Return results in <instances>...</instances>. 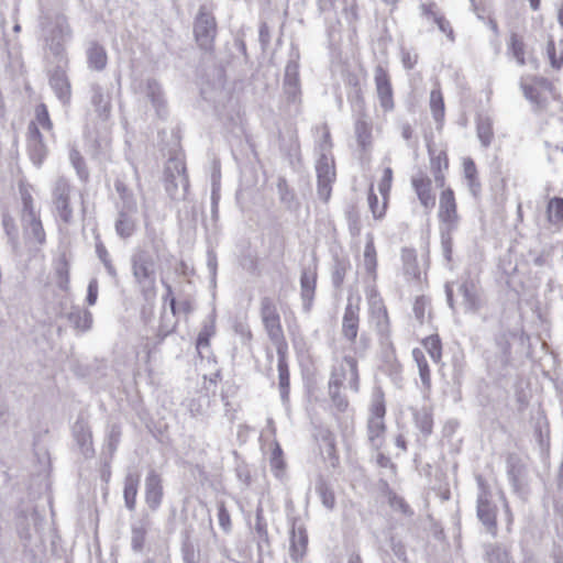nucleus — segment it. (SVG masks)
I'll return each mask as SVG.
<instances>
[{
	"mask_svg": "<svg viewBox=\"0 0 563 563\" xmlns=\"http://www.w3.org/2000/svg\"><path fill=\"white\" fill-rule=\"evenodd\" d=\"M130 261L132 275L141 292L145 298L154 297L157 263L153 254L144 247H136Z\"/></svg>",
	"mask_w": 563,
	"mask_h": 563,
	"instance_id": "1",
	"label": "nucleus"
},
{
	"mask_svg": "<svg viewBox=\"0 0 563 563\" xmlns=\"http://www.w3.org/2000/svg\"><path fill=\"white\" fill-rule=\"evenodd\" d=\"M477 484L476 515L478 520L485 526L486 530L496 536L497 532V506L493 501V495L489 485L482 475H476Z\"/></svg>",
	"mask_w": 563,
	"mask_h": 563,
	"instance_id": "2",
	"label": "nucleus"
},
{
	"mask_svg": "<svg viewBox=\"0 0 563 563\" xmlns=\"http://www.w3.org/2000/svg\"><path fill=\"white\" fill-rule=\"evenodd\" d=\"M386 407L384 395L377 391L373 395L372 404L369 408V417L367 419V441L371 448L375 451L380 450L385 441V418Z\"/></svg>",
	"mask_w": 563,
	"mask_h": 563,
	"instance_id": "3",
	"label": "nucleus"
},
{
	"mask_svg": "<svg viewBox=\"0 0 563 563\" xmlns=\"http://www.w3.org/2000/svg\"><path fill=\"white\" fill-rule=\"evenodd\" d=\"M260 314L267 336L275 347L288 349L280 322V316L272 297L265 296L261 298Z\"/></svg>",
	"mask_w": 563,
	"mask_h": 563,
	"instance_id": "4",
	"label": "nucleus"
},
{
	"mask_svg": "<svg viewBox=\"0 0 563 563\" xmlns=\"http://www.w3.org/2000/svg\"><path fill=\"white\" fill-rule=\"evenodd\" d=\"M194 35L201 49L209 52L213 48V42L217 35V22L207 5L199 8L194 22Z\"/></svg>",
	"mask_w": 563,
	"mask_h": 563,
	"instance_id": "5",
	"label": "nucleus"
},
{
	"mask_svg": "<svg viewBox=\"0 0 563 563\" xmlns=\"http://www.w3.org/2000/svg\"><path fill=\"white\" fill-rule=\"evenodd\" d=\"M71 38V29L64 15H57L52 27L47 31L45 41L49 52L58 63H67L65 44Z\"/></svg>",
	"mask_w": 563,
	"mask_h": 563,
	"instance_id": "6",
	"label": "nucleus"
},
{
	"mask_svg": "<svg viewBox=\"0 0 563 563\" xmlns=\"http://www.w3.org/2000/svg\"><path fill=\"white\" fill-rule=\"evenodd\" d=\"M71 185L69 180L59 176L52 186V202L56 216L66 224L73 221L74 210L70 206Z\"/></svg>",
	"mask_w": 563,
	"mask_h": 563,
	"instance_id": "7",
	"label": "nucleus"
},
{
	"mask_svg": "<svg viewBox=\"0 0 563 563\" xmlns=\"http://www.w3.org/2000/svg\"><path fill=\"white\" fill-rule=\"evenodd\" d=\"M317 195L328 202L331 197L332 184L335 181L334 161L331 155H320L316 163Z\"/></svg>",
	"mask_w": 563,
	"mask_h": 563,
	"instance_id": "8",
	"label": "nucleus"
},
{
	"mask_svg": "<svg viewBox=\"0 0 563 563\" xmlns=\"http://www.w3.org/2000/svg\"><path fill=\"white\" fill-rule=\"evenodd\" d=\"M438 217L441 222L440 229H457L460 217L457 214L454 192L451 188H446L441 192Z\"/></svg>",
	"mask_w": 563,
	"mask_h": 563,
	"instance_id": "9",
	"label": "nucleus"
},
{
	"mask_svg": "<svg viewBox=\"0 0 563 563\" xmlns=\"http://www.w3.org/2000/svg\"><path fill=\"white\" fill-rule=\"evenodd\" d=\"M507 475L514 492L521 498L528 494V470L521 460L510 455L507 460Z\"/></svg>",
	"mask_w": 563,
	"mask_h": 563,
	"instance_id": "10",
	"label": "nucleus"
},
{
	"mask_svg": "<svg viewBox=\"0 0 563 563\" xmlns=\"http://www.w3.org/2000/svg\"><path fill=\"white\" fill-rule=\"evenodd\" d=\"M360 298L354 303L351 298L342 317V336L351 344H355L360 327Z\"/></svg>",
	"mask_w": 563,
	"mask_h": 563,
	"instance_id": "11",
	"label": "nucleus"
},
{
	"mask_svg": "<svg viewBox=\"0 0 563 563\" xmlns=\"http://www.w3.org/2000/svg\"><path fill=\"white\" fill-rule=\"evenodd\" d=\"M411 185L424 209L431 210L435 206V195L432 192V180L422 170L411 177Z\"/></svg>",
	"mask_w": 563,
	"mask_h": 563,
	"instance_id": "12",
	"label": "nucleus"
},
{
	"mask_svg": "<svg viewBox=\"0 0 563 563\" xmlns=\"http://www.w3.org/2000/svg\"><path fill=\"white\" fill-rule=\"evenodd\" d=\"M356 107H357V117L355 119L354 132L357 140L358 145L365 150L366 146L371 143L372 136V126L368 121V118L365 113V102L363 97L358 93L356 96Z\"/></svg>",
	"mask_w": 563,
	"mask_h": 563,
	"instance_id": "13",
	"label": "nucleus"
},
{
	"mask_svg": "<svg viewBox=\"0 0 563 563\" xmlns=\"http://www.w3.org/2000/svg\"><path fill=\"white\" fill-rule=\"evenodd\" d=\"M374 80L380 107L385 111L391 110L394 108L393 88L387 71L380 65L375 68Z\"/></svg>",
	"mask_w": 563,
	"mask_h": 563,
	"instance_id": "14",
	"label": "nucleus"
},
{
	"mask_svg": "<svg viewBox=\"0 0 563 563\" xmlns=\"http://www.w3.org/2000/svg\"><path fill=\"white\" fill-rule=\"evenodd\" d=\"M336 375L341 379V386L347 382V387L353 391L358 390V372L357 362L352 356H344L339 367H335L331 374V378Z\"/></svg>",
	"mask_w": 563,
	"mask_h": 563,
	"instance_id": "15",
	"label": "nucleus"
},
{
	"mask_svg": "<svg viewBox=\"0 0 563 563\" xmlns=\"http://www.w3.org/2000/svg\"><path fill=\"white\" fill-rule=\"evenodd\" d=\"M284 91L288 101L297 102L300 97L299 64L296 59H290L285 68Z\"/></svg>",
	"mask_w": 563,
	"mask_h": 563,
	"instance_id": "16",
	"label": "nucleus"
},
{
	"mask_svg": "<svg viewBox=\"0 0 563 563\" xmlns=\"http://www.w3.org/2000/svg\"><path fill=\"white\" fill-rule=\"evenodd\" d=\"M162 477L151 470L145 478V501L152 510H156L163 500Z\"/></svg>",
	"mask_w": 563,
	"mask_h": 563,
	"instance_id": "17",
	"label": "nucleus"
},
{
	"mask_svg": "<svg viewBox=\"0 0 563 563\" xmlns=\"http://www.w3.org/2000/svg\"><path fill=\"white\" fill-rule=\"evenodd\" d=\"M369 319L375 323L378 335L387 340L389 338V318L380 299H372L369 303Z\"/></svg>",
	"mask_w": 563,
	"mask_h": 563,
	"instance_id": "18",
	"label": "nucleus"
},
{
	"mask_svg": "<svg viewBox=\"0 0 563 563\" xmlns=\"http://www.w3.org/2000/svg\"><path fill=\"white\" fill-rule=\"evenodd\" d=\"M63 64L64 63H58L56 69L51 74L49 85L56 97L65 104L69 102L71 91L70 84L65 70L63 69Z\"/></svg>",
	"mask_w": 563,
	"mask_h": 563,
	"instance_id": "19",
	"label": "nucleus"
},
{
	"mask_svg": "<svg viewBox=\"0 0 563 563\" xmlns=\"http://www.w3.org/2000/svg\"><path fill=\"white\" fill-rule=\"evenodd\" d=\"M29 155L32 162L36 166H41L46 157V146L43 143L42 135L37 126L32 123L29 126V142H27Z\"/></svg>",
	"mask_w": 563,
	"mask_h": 563,
	"instance_id": "20",
	"label": "nucleus"
},
{
	"mask_svg": "<svg viewBox=\"0 0 563 563\" xmlns=\"http://www.w3.org/2000/svg\"><path fill=\"white\" fill-rule=\"evenodd\" d=\"M73 435L85 457H91L95 453L92 448V434L88 423L78 419L73 427Z\"/></svg>",
	"mask_w": 563,
	"mask_h": 563,
	"instance_id": "21",
	"label": "nucleus"
},
{
	"mask_svg": "<svg viewBox=\"0 0 563 563\" xmlns=\"http://www.w3.org/2000/svg\"><path fill=\"white\" fill-rule=\"evenodd\" d=\"M288 349H276L277 356H278V363H277V369H278V388L282 401L284 404L288 402L289 400V368L288 363L286 360Z\"/></svg>",
	"mask_w": 563,
	"mask_h": 563,
	"instance_id": "22",
	"label": "nucleus"
},
{
	"mask_svg": "<svg viewBox=\"0 0 563 563\" xmlns=\"http://www.w3.org/2000/svg\"><path fill=\"white\" fill-rule=\"evenodd\" d=\"M317 284V266L305 267L300 276L301 298L305 302V308L309 309L314 296Z\"/></svg>",
	"mask_w": 563,
	"mask_h": 563,
	"instance_id": "23",
	"label": "nucleus"
},
{
	"mask_svg": "<svg viewBox=\"0 0 563 563\" xmlns=\"http://www.w3.org/2000/svg\"><path fill=\"white\" fill-rule=\"evenodd\" d=\"M136 214L137 211H126V209H119L114 228L117 234L121 239H129L134 234L137 224Z\"/></svg>",
	"mask_w": 563,
	"mask_h": 563,
	"instance_id": "24",
	"label": "nucleus"
},
{
	"mask_svg": "<svg viewBox=\"0 0 563 563\" xmlns=\"http://www.w3.org/2000/svg\"><path fill=\"white\" fill-rule=\"evenodd\" d=\"M152 522L147 515L134 521L131 526V548L134 552H141L145 544V538Z\"/></svg>",
	"mask_w": 563,
	"mask_h": 563,
	"instance_id": "25",
	"label": "nucleus"
},
{
	"mask_svg": "<svg viewBox=\"0 0 563 563\" xmlns=\"http://www.w3.org/2000/svg\"><path fill=\"white\" fill-rule=\"evenodd\" d=\"M141 91L152 102L157 114L161 117L165 110V99L161 85L155 79H147L140 86Z\"/></svg>",
	"mask_w": 563,
	"mask_h": 563,
	"instance_id": "26",
	"label": "nucleus"
},
{
	"mask_svg": "<svg viewBox=\"0 0 563 563\" xmlns=\"http://www.w3.org/2000/svg\"><path fill=\"white\" fill-rule=\"evenodd\" d=\"M459 292L463 297V306L466 312H476L479 308L478 289L471 279L464 280L459 286Z\"/></svg>",
	"mask_w": 563,
	"mask_h": 563,
	"instance_id": "27",
	"label": "nucleus"
},
{
	"mask_svg": "<svg viewBox=\"0 0 563 563\" xmlns=\"http://www.w3.org/2000/svg\"><path fill=\"white\" fill-rule=\"evenodd\" d=\"M430 153V168L433 174L434 183L437 187H444L445 185V176L444 170L449 167V161L445 152H440L434 155L432 151Z\"/></svg>",
	"mask_w": 563,
	"mask_h": 563,
	"instance_id": "28",
	"label": "nucleus"
},
{
	"mask_svg": "<svg viewBox=\"0 0 563 563\" xmlns=\"http://www.w3.org/2000/svg\"><path fill=\"white\" fill-rule=\"evenodd\" d=\"M26 242L43 245L46 241L45 231L40 218L22 221Z\"/></svg>",
	"mask_w": 563,
	"mask_h": 563,
	"instance_id": "29",
	"label": "nucleus"
},
{
	"mask_svg": "<svg viewBox=\"0 0 563 563\" xmlns=\"http://www.w3.org/2000/svg\"><path fill=\"white\" fill-rule=\"evenodd\" d=\"M107 52L102 45L97 42H90L87 47V62L89 68L93 70H102L107 66Z\"/></svg>",
	"mask_w": 563,
	"mask_h": 563,
	"instance_id": "30",
	"label": "nucleus"
},
{
	"mask_svg": "<svg viewBox=\"0 0 563 563\" xmlns=\"http://www.w3.org/2000/svg\"><path fill=\"white\" fill-rule=\"evenodd\" d=\"M185 172H186L185 162L180 157L174 156L167 161L164 175H165V177L166 176L175 177L176 179H178V181L180 183L184 190H187V188L189 186V181H188V178H187Z\"/></svg>",
	"mask_w": 563,
	"mask_h": 563,
	"instance_id": "31",
	"label": "nucleus"
},
{
	"mask_svg": "<svg viewBox=\"0 0 563 563\" xmlns=\"http://www.w3.org/2000/svg\"><path fill=\"white\" fill-rule=\"evenodd\" d=\"M216 334V312L212 311L202 322V328L198 334L196 346L200 352L209 347L210 339Z\"/></svg>",
	"mask_w": 563,
	"mask_h": 563,
	"instance_id": "32",
	"label": "nucleus"
},
{
	"mask_svg": "<svg viewBox=\"0 0 563 563\" xmlns=\"http://www.w3.org/2000/svg\"><path fill=\"white\" fill-rule=\"evenodd\" d=\"M66 318L75 329L80 331H88L92 324L91 312L82 310L79 307H71L70 311L66 314Z\"/></svg>",
	"mask_w": 563,
	"mask_h": 563,
	"instance_id": "33",
	"label": "nucleus"
},
{
	"mask_svg": "<svg viewBox=\"0 0 563 563\" xmlns=\"http://www.w3.org/2000/svg\"><path fill=\"white\" fill-rule=\"evenodd\" d=\"M484 558L486 563H514L509 551L496 543L485 545Z\"/></svg>",
	"mask_w": 563,
	"mask_h": 563,
	"instance_id": "34",
	"label": "nucleus"
},
{
	"mask_svg": "<svg viewBox=\"0 0 563 563\" xmlns=\"http://www.w3.org/2000/svg\"><path fill=\"white\" fill-rule=\"evenodd\" d=\"M140 478L137 475L129 473L124 479L123 497L129 510H134Z\"/></svg>",
	"mask_w": 563,
	"mask_h": 563,
	"instance_id": "35",
	"label": "nucleus"
},
{
	"mask_svg": "<svg viewBox=\"0 0 563 563\" xmlns=\"http://www.w3.org/2000/svg\"><path fill=\"white\" fill-rule=\"evenodd\" d=\"M91 102L95 106L99 117L103 120L108 119L111 108L109 98L104 96L101 87L98 85L91 86Z\"/></svg>",
	"mask_w": 563,
	"mask_h": 563,
	"instance_id": "36",
	"label": "nucleus"
},
{
	"mask_svg": "<svg viewBox=\"0 0 563 563\" xmlns=\"http://www.w3.org/2000/svg\"><path fill=\"white\" fill-rule=\"evenodd\" d=\"M401 260L404 265V274L408 278L417 279L420 277V269L417 262V255L412 249H404L401 251Z\"/></svg>",
	"mask_w": 563,
	"mask_h": 563,
	"instance_id": "37",
	"label": "nucleus"
},
{
	"mask_svg": "<svg viewBox=\"0 0 563 563\" xmlns=\"http://www.w3.org/2000/svg\"><path fill=\"white\" fill-rule=\"evenodd\" d=\"M463 170L471 194L477 196L481 191V184L477 179L476 165L472 158L467 157L463 161Z\"/></svg>",
	"mask_w": 563,
	"mask_h": 563,
	"instance_id": "38",
	"label": "nucleus"
},
{
	"mask_svg": "<svg viewBox=\"0 0 563 563\" xmlns=\"http://www.w3.org/2000/svg\"><path fill=\"white\" fill-rule=\"evenodd\" d=\"M412 357L417 363L419 369V376L424 389L430 390L431 388V374L423 352L420 349L412 350Z\"/></svg>",
	"mask_w": 563,
	"mask_h": 563,
	"instance_id": "39",
	"label": "nucleus"
},
{
	"mask_svg": "<svg viewBox=\"0 0 563 563\" xmlns=\"http://www.w3.org/2000/svg\"><path fill=\"white\" fill-rule=\"evenodd\" d=\"M253 533L257 543L258 554L262 555L264 551H268L271 545L266 520H255Z\"/></svg>",
	"mask_w": 563,
	"mask_h": 563,
	"instance_id": "40",
	"label": "nucleus"
},
{
	"mask_svg": "<svg viewBox=\"0 0 563 563\" xmlns=\"http://www.w3.org/2000/svg\"><path fill=\"white\" fill-rule=\"evenodd\" d=\"M508 53L516 59L519 66L527 64L526 60V45L521 37L516 33H511L509 42L507 44Z\"/></svg>",
	"mask_w": 563,
	"mask_h": 563,
	"instance_id": "41",
	"label": "nucleus"
},
{
	"mask_svg": "<svg viewBox=\"0 0 563 563\" xmlns=\"http://www.w3.org/2000/svg\"><path fill=\"white\" fill-rule=\"evenodd\" d=\"M308 542V537L306 534V531L301 528H299L297 531L292 530V534L290 538V549H291V556L294 560H299L303 556L306 547Z\"/></svg>",
	"mask_w": 563,
	"mask_h": 563,
	"instance_id": "42",
	"label": "nucleus"
},
{
	"mask_svg": "<svg viewBox=\"0 0 563 563\" xmlns=\"http://www.w3.org/2000/svg\"><path fill=\"white\" fill-rule=\"evenodd\" d=\"M114 187L121 199V207L119 209H126V211H137V202L126 185L121 179H117Z\"/></svg>",
	"mask_w": 563,
	"mask_h": 563,
	"instance_id": "43",
	"label": "nucleus"
},
{
	"mask_svg": "<svg viewBox=\"0 0 563 563\" xmlns=\"http://www.w3.org/2000/svg\"><path fill=\"white\" fill-rule=\"evenodd\" d=\"M336 375L338 374H335L334 377L330 378L329 380V393L334 407L339 411L343 412L346 410L349 402L346 398L340 393L341 379L338 378Z\"/></svg>",
	"mask_w": 563,
	"mask_h": 563,
	"instance_id": "44",
	"label": "nucleus"
},
{
	"mask_svg": "<svg viewBox=\"0 0 563 563\" xmlns=\"http://www.w3.org/2000/svg\"><path fill=\"white\" fill-rule=\"evenodd\" d=\"M476 131L482 145L488 147L494 137L492 120L488 117H479Z\"/></svg>",
	"mask_w": 563,
	"mask_h": 563,
	"instance_id": "45",
	"label": "nucleus"
},
{
	"mask_svg": "<svg viewBox=\"0 0 563 563\" xmlns=\"http://www.w3.org/2000/svg\"><path fill=\"white\" fill-rule=\"evenodd\" d=\"M277 190L279 195V199L282 203L286 206L289 210H295L298 208V201L292 190L288 187V184L285 178H279L277 183Z\"/></svg>",
	"mask_w": 563,
	"mask_h": 563,
	"instance_id": "46",
	"label": "nucleus"
},
{
	"mask_svg": "<svg viewBox=\"0 0 563 563\" xmlns=\"http://www.w3.org/2000/svg\"><path fill=\"white\" fill-rule=\"evenodd\" d=\"M2 225L8 236V242L11 245L14 253L19 251V231L14 223V220L9 214H3Z\"/></svg>",
	"mask_w": 563,
	"mask_h": 563,
	"instance_id": "47",
	"label": "nucleus"
},
{
	"mask_svg": "<svg viewBox=\"0 0 563 563\" xmlns=\"http://www.w3.org/2000/svg\"><path fill=\"white\" fill-rule=\"evenodd\" d=\"M416 427L423 433L424 437H428L432 432L433 420L430 411L427 408H422L421 410H417L413 413Z\"/></svg>",
	"mask_w": 563,
	"mask_h": 563,
	"instance_id": "48",
	"label": "nucleus"
},
{
	"mask_svg": "<svg viewBox=\"0 0 563 563\" xmlns=\"http://www.w3.org/2000/svg\"><path fill=\"white\" fill-rule=\"evenodd\" d=\"M21 199H22L21 221L40 218V214H38L37 210L35 209L33 198L27 190H25V189L21 190Z\"/></svg>",
	"mask_w": 563,
	"mask_h": 563,
	"instance_id": "49",
	"label": "nucleus"
},
{
	"mask_svg": "<svg viewBox=\"0 0 563 563\" xmlns=\"http://www.w3.org/2000/svg\"><path fill=\"white\" fill-rule=\"evenodd\" d=\"M548 220L552 224L563 222V198L554 197L550 199L547 207Z\"/></svg>",
	"mask_w": 563,
	"mask_h": 563,
	"instance_id": "50",
	"label": "nucleus"
},
{
	"mask_svg": "<svg viewBox=\"0 0 563 563\" xmlns=\"http://www.w3.org/2000/svg\"><path fill=\"white\" fill-rule=\"evenodd\" d=\"M176 314L170 310V314L164 310L161 316V323L158 327L157 335L163 340L173 333L177 327Z\"/></svg>",
	"mask_w": 563,
	"mask_h": 563,
	"instance_id": "51",
	"label": "nucleus"
},
{
	"mask_svg": "<svg viewBox=\"0 0 563 563\" xmlns=\"http://www.w3.org/2000/svg\"><path fill=\"white\" fill-rule=\"evenodd\" d=\"M377 254L376 249L373 242V239L369 238L364 247V267L366 272L371 275H374L377 266Z\"/></svg>",
	"mask_w": 563,
	"mask_h": 563,
	"instance_id": "52",
	"label": "nucleus"
},
{
	"mask_svg": "<svg viewBox=\"0 0 563 563\" xmlns=\"http://www.w3.org/2000/svg\"><path fill=\"white\" fill-rule=\"evenodd\" d=\"M69 161L73 167L75 168L78 178L81 181H87L89 178V172L86 167L85 159L80 155L79 151H77L76 148H71L69 152Z\"/></svg>",
	"mask_w": 563,
	"mask_h": 563,
	"instance_id": "53",
	"label": "nucleus"
},
{
	"mask_svg": "<svg viewBox=\"0 0 563 563\" xmlns=\"http://www.w3.org/2000/svg\"><path fill=\"white\" fill-rule=\"evenodd\" d=\"M120 439L121 428L118 424L110 426L104 444V451L109 454L110 457H112L113 454L115 453L117 448L120 443Z\"/></svg>",
	"mask_w": 563,
	"mask_h": 563,
	"instance_id": "54",
	"label": "nucleus"
},
{
	"mask_svg": "<svg viewBox=\"0 0 563 563\" xmlns=\"http://www.w3.org/2000/svg\"><path fill=\"white\" fill-rule=\"evenodd\" d=\"M316 490L322 505L330 510L333 509L335 506V496L330 486L325 482L320 481L316 486Z\"/></svg>",
	"mask_w": 563,
	"mask_h": 563,
	"instance_id": "55",
	"label": "nucleus"
},
{
	"mask_svg": "<svg viewBox=\"0 0 563 563\" xmlns=\"http://www.w3.org/2000/svg\"><path fill=\"white\" fill-rule=\"evenodd\" d=\"M423 346L433 362L438 363L442 357L441 341L438 335H430L423 340Z\"/></svg>",
	"mask_w": 563,
	"mask_h": 563,
	"instance_id": "56",
	"label": "nucleus"
},
{
	"mask_svg": "<svg viewBox=\"0 0 563 563\" xmlns=\"http://www.w3.org/2000/svg\"><path fill=\"white\" fill-rule=\"evenodd\" d=\"M430 108L435 121H440L444 115V102L440 89H433L431 91Z\"/></svg>",
	"mask_w": 563,
	"mask_h": 563,
	"instance_id": "57",
	"label": "nucleus"
},
{
	"mask_svg": "<svg viewBox=\"0 0 563 563\" xmlns=\"http://www.w3.org/2000/svg\"><path fill=\"white\" fill-rule=\"evenodd\" d=\"M96 253H97L99 260L102 262L107 273L112 278L115 279L118 277L117 269H115L114 265L112 264V261L110 258V255H109L106 246L101 242H98L96 244Z\"/></svg>",
	"mask_w": 563,
	"mask_h": 563,
	"instance_id": "58",
	"label": "nucleus"
},
{
	"mask_svg": "<svg viewBox=\"0 0 563 563\" xmlns=\"http://www.w3.org/2000/svg\"><path fill=\"white\" fill-rule=\"evenodd\" d=\"M164 181L165 190L172 199L177 200L185 197L187 190H184L178 179L175 177L166 176L164 177Z\"/></svg>",
	"mask_w": 563,
	"mask_h": 563,
	"instance_id": "59",
	"label": "nucleus"
},
{
	"mask_svg": "<svg viewBox=\"0 0 563 563\" xmlns=\"http://www.w3.org/2000/svg\"><path fill=\"white\" fill-rule=\"evenodd\" d=\"M271 467L276 477H280L285 470V462L283 460V451L277 443L272 452Z\"/></svg>",
	"mask_w": 563,
	"mask_h": 563,
	"instance_id": "60",
	"label": "nucleus"
},
{
	"mask_svg": "<svg viewBox=\"0 0 563 563\" xmlns=\"http://www.w3.org/2000/svg\"><path fill=\"white\" fill-rule=\"evenodd\" d=\"M454 231L455 230L440 229L442 254L448 262H450L452 258V234Z\"/></svg>",
	"mask_w": 563,
	"mask_h": 563,
	"instance_id": "61",
	"label": "nucleus"
},
{
	"mask_svg": "<svg viewBox=\"0 0 563 563\" xmlns=\"http://www.w3.org/2000/svg\"><path fill=\"white\" fill-rule=\"evenodd\" d=\"M57 286L67 291L69 289V266L66 261L59 263L56 268Z\"/></svg>",
	"mask_w": 563,
	"mask_h": 563,
	"instance_id": "62",
	"label": "nucleus"
},
{
	"mask_svg": "<svg viewBox=\"0 0 563 563\" xmlns=\"http://www.w3.org/2000/svg\"><path fill=\"white\" fill-rule=\"evenodd\" d=\"M368 206H369V209H371V211L373 213V217L375 219H380L385 214V210H386V206H387L386 197L384 198L383 205L379 207L378 198L373 192V188H371L369 194H368Z\"/></svg>",
	"mask_w": 563,
	"mask_h": 563,
	"instance_id": "63",
	"label": "nucleus"
},
{
	"mask_svg": "<svg viewBox=\"0 0 563 563\" xmlns=\"http://www.w3.org/2000/svg\"><path fill=\"white\" fill-rule=\"evenodd\" d=\"M208 396H200L198 398H192L189 401V410L192 416H202L206 413L207 407L209 406Z\"/></svg>",
	"mask_w": 563,
	"mask_h": 563,
	"instance_id": "64",
	"label": "nucleus"
}]
</instances>
